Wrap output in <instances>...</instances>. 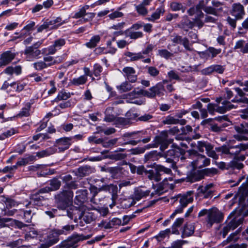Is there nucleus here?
Here are the masks:
<instances>
[{
    "label": "nucleus",
    "instance_id": "bb28decb",
    "mask_svg": "<svg viewBox=\"0 0 248 248\" xmlns=\"http://www.w3.org/2000/svg\"><path fill=\"white\" fill-rule=\"evenodd\" d=\"M24 54L26 55L28 61H31V59H36L41 54V50L35 49L32 46H27L24 50Z\"/></svg>",
    "mask_w": 248,
    "mask_h": 248
},
{
    "label": "nucleus",
    "instance_id": "774afa93",
    "mask_svg": "<svg viewBox=\"0 0 248 248\" xmlns=\"http://www.w3.org/2000/svg\"><path fill=\"white\" fill-rule=\"evenodd\" d=\"M186 241L183 240H177L173 242L171 245V248H183L182 246L186 243Z\"/></svg>",
    "mask_w": 248,
    "mask_h": 248
},
{
    "label": "nucleus",
    "instance_id": "3c124183",
    "mask_svg": "<svg viewBox=\"0 0 248 248\" xmlns=\"http://www.w3.org/2000/svg\"><path fill=\"white\" fill-rule=\"evenodd\" d=\"M71 96L69 93H66L64 91H62L59 93L57 96L55 98L53 101L58 102L61 100H65Z\"/></svg>",
    "mask_w": 248,
    "mask_h": 248
},
{
    "label": "nucleus",
    "instance_id": "37998d69",
    "mask_svg": "<svg viewBox=\"0 0 248 248\" xmlns=\"http://www.w3.org/2000/svg\"><path fill=\"white\" fill-rule=\"evenodd\" d=\"M135 200H136L135 199L132 198L124 199L121 202V207L123 209L129 208L135 204L136 202Z\"/></svg>",
    "mask_w": 248,
    "mask_h": 248
},
{
    "label": "nucleus",
    "instance_id": "de8ad7c7",
    "mask_svg": "<svg viewBox=\"0 0 248 248\" xmlns=\"http://www.w3.org/2000/svg\"><path fill=\"white\" fill-rule=\"evenodd\" d=\"M205 148L206 151L208 149H211V144L204 141H198L197 142V149L200 152H204V148Z\"/></svg>",
    "mask_w": 248,
    "mask_h": 248
},
{
    "label": "nucleus",
    "instance_id": "7ed1b4c3",
    "mask_svg": "<svg viewBox=\"0 0 248 248\" xmlns=\"http://www.w3.org/2000/svg\"><path fill=\"white\" fill-rule=\"evenodd\" d=\"M248 149V145L246 143H240L236 145H223L216 147L215 150L217 152L221 153L222 155H228L230 157L233 158L239 156L241 151H245Z\"/></svg>",
    "mask_w": 248,
    "mask_h": 248
},
{
    "label": "nucleus",
    "instance_id": "4be33fe9",
    "mask_svg": "<svg viewBox=\"0 0 248 248\" xmlns=\"http://www.w3.org/2000/svg\"><path fill=\"white\" fill-rule=\"evenodd\" d=\"M16 54L10 51L2 53L0 56V67L10 63L15 58Z\"/></svg>",
    "mask_w": 248,
    "mask_h": 248
},
{
    "label": "nucleus",
    "instance_id": "dca6fc26",
    "mask_svg": "<svg viewBox=\"0 0 248 248\" xmlns=\"http://www.w3.org/2000/svg\"><path fill=\"white\" fill-rule=\"evenodd\" d=\"M225 70V66L219 64L211 65L201 71L202 75H210L213 73L222 74Z\"/></svg>",
    "mask_w": 248,
    "mask_h": 248
},
{
    "label": "nucleus",
    "instance_id": "c03bdc74",
    "mask_svg": "<svg viewBox=\"0 0 248 248\" xmlns=\"http://www.w3.org/2000/svg\"><path fill=\"white\" fill-rule=\"evenodd\" d=\"M150 191L149 190H147L146 191H143L142 189H137L135 190L134 194H135V199L136 201L140 200L142 198L146 197L148 196L150 194Z\"/></svg>",
    "mask_w": 248,
    "mask_h": 248
},
{
    "label": "nucleus",
    "instance_id": "7c9ffc66",
    "mask_svg": "<svg viewBox=\"0 0 248 248\" xmlns=\"http://www.w3.org/2000/svg\"><path fill=\"white\" fill-rule=\"evenodd\" d=\"M123 71L125 74V76L129 82L133 83L136 81L137 76L136 75L135 70L133 67H125Z\"/></svg>",
    "mask_w": 248,
    "mask_h": 248
},
{
    "label": "nucleus",
    "instance_id": "423d86ee",
    "mask_svg": "<svg viewBox=\"0 0 248 248\" xmlns=\"http://www.w3.org/2000/svg\"><path fill=\"white\" fill-rule=\"evenodd\" d=\"M75 229L74 225H66L62 227V229H55L52 232V235H56V236L52 239L49 238L45 244L41 245V248H48L51 246L54 245L59 240L58 236L61 234H67Z\"/></svg>",
    "mask_w": 248,
    "mask_h": 248
},
{
    "label": "nucleus",
    "instance_id": "f257e3e1",
    "mask_svg": "<svg viewBox=\"0 0 248 248\" xmlns=\"http://www.w3.org/2000/svg\"><path fill=\"white\" fill-rule=\"evenodd\" d=\"M171 169L154 162L150 165H147L146 167L141 165L138 167L137 173L138 175L147 176L150 180L159 182L161 180L162 174L171 173Z\"/></svg>",
    "mask_w": 248,
    "mask_h": 248
},
{
    "label": "nucleus",
    "instance_id": "8fccbe9b",
    "mask_svg": "<svg viewBox=\"0 0 248 248\" xmlns=\"http://www.w3.org/2000/svg\"><path fill=\"white\" fill-rule=\"evenodd\" d=\"M238 33L241 35H244L248 31V17L242 22L241 26L238 27Z\"/></svg>",
    "mask_w": 248,
    "mask_h": 248
},
{
    "label": "nucleus",
    "instance_id": "603ef678",
    "mask_svg": "<svg viewBox=\"0 0 248 248\" xmlns=\"http://www.w3.org/2000/svg\"><path fill=\"white\" fill-rule=\"evenodd\" d=\"M43 60L45 62H47L46 64H49V66L61 62V59L60 58H59V60H57L55 59L53 57L49 56L44 57Z\"/></svg>",
    "mask_w": 248,
    "mask_h": 248
},
{
    "label": "nucleus",
    "instance_id": "c9c22d12",
    "mask_svg": "<svg viewBox=\"0 0 248 248\" xmlns=\"http://www.w3.org/2000/svg\"><path fill=\"white\" fill-rule=\"evenodd\" d=\"M165 12L164 7L160 6L157 8L155 12L153 13L151 16L147 17L146 19L149 21L155 22L156 20L158 19L161 15H163Z\"/></svg>",
    "mask_w": 248,
    "mask_h": 248
},
{
    "label": "nucleus",
    "instance_id": "6e6d98bb",
    "mask_svg": "<svg viewBox=\"0 0 248 248\" xmlns=\"http://www.w3.org/2000/svg\"><path fill=\"white\" fill-rule=\"evenodd\" d=\"M178 122L177 119L169 115L163 119L162 123L164 124H178Z\"/></svg>",
    "mask_w": 248,
    "mask_h": 248
},
{
    "label": "nucleus",
    "instance_id": "f3484780",
    "mask_svg": "<svg viewBox=\"0 0 248 248\" xmlns=\"http://www.w3.org/2000/svg\"><path fill=\"white\" fill-rule=\"evenodd\" d=\"M245 159L246 156L244 155H240L239 156L233 157L232 160L228 163L229 169L232 170L242 169L244 166L242 162L244 161Z\"/></svg>",
    "mask_w": 248,
    "mask_h": 248
},
{
    "label": "nucleus",
    "instance_id": "6ab92c4d",
    "mask_svg": "<svg viewBox=\"0 0 248 248\" xmlns=\"http://www.w3.org/2000/svg\"><path fill=\"white\" fill-rule=\"evenodd\" d=\"M192 152L194 154L197 155V158L196 160L191 162V164H194L199 168L208 166L210 164V159L207 158L204 155H201L197 153V151H193Z\"/></svg>",
    "mask_w": 248,
    "mask_h": 248
},
{
    "label": "nucleus",
    "instance_id": "13d9d810",
    "mask_svg": "<svg viewBox=\"0 0 248 248\" xmlns=\"http://www.w3.org/2000/svg\"><path fill=\"white\" fill-rule=\"evenodd\" d=\"M145 150L146 148L144 147H137L129 150L128 152L130 155H136L144 153Z\"/></svg>",
    "mask_w": 248,
    "mask_h": 248
},
{
    "label": "nucleus",
    "instance_id": "4468645a",
    "mask_svg": "<svg viewBox=\"0 0 248 248\" xmlns=\"http://www.w3.org/2000/svg\"><path fill=\"white\" fill-rule=\"evenodd\" d=\"M165 91L164 86L161 83H157L149 88V90H146V97L149 98H155L156 96L161 97L164 95Z\"/></svg>",
    "mask_w": 248,
    "mask_h": 248
},
{
    "label": "nucleus",
    "instance_id": "2f4dec72",
    "mask_svg": "<svg viewBox=\"0 0 248 248\" xmlns=\"http://www.w3.org/2000/svg\"><path fill=\"white\" fill-rule=\"evenodd\" d=\"M123 168L120 167H111L106 169V171L110 173L114 179L120 178L123 174Z\"/></svg>",
    "mask_w": 248,
    "mask_h": 248
},
{
    "label": "nucleus",
    "instance_id": "412c9836",
    "mask_svg": "<svg viewBox=\"0 0 248 248\" xmlns=\"http://www.w3.org/2000/svg\"><path fill=\"white\" fill-rule=\"evenodd\" d=\"M194 26L195 22L191 21L187 16H184L177 24V27L186 32L188 31L190 29H192Z\"/></svg>",
    "mask_w": 248,
    "mask_h": 248
},
{
    "label": "nucleus",
    "instance_id": "69168bd1",
    "mask_svg": "<svg viewBox=\"0 0 248 248\" xmlns=\"http://www.w3.org/2000/svg\"><path fill=\"white\" fill-rule=\"evenodd\" d=\"M24 241V240L23 239L19 238L16 241L8 243L7 246L11 248H17L18 247H20V246L23 244Z\"/></svg>",
    "mask_w": 248,
    "mask_h": 248
},
{
    "label": "nucleus",
    "instance_id": "f704fd0d",
    "mask_svg": "<svg viewBox=\"0 0 248 248\" xmlns=\"http://www.w3.org/2000/svg\"><path fill=\"white\" fill-rule=\"evenodd\" d=\"M97 216L92 211H84L82 220L86 223L89 224L96 220Z\"/></svg>",
    "mask_w": 248,
    "mask_h": 248
},
{
    "label": "nucleus",
    "instance_id": "4d7b16f0",
    "mask_svg": "<svg viewBox=\"0 0 248 248\" xmlns=\"http://www.w3.org/2000/svg\"><path fill=\"white\" fill-rule=\"evenodd\" d=\"M147 73L152 77L155 78L159 74V70L154 66H146Z\"/></svg>",
    "mask_w": 248,
    "mask_h": 248
},
{
    "label": "nucleus",
    "instance_id": "864d4df0",
    "mask_svg": "<svg viewBox=\"0 0 248 248\" xmlns=\"http://www.w3.org/2000/svg\"><path fill=\"white\" fill-rule=\"evenodd\" d=\"M134 24H138L139 25V28L137 29V31H139L140 29L143 27L144 31L147 32H151L152 31V25L150 24H145L142 22H138Z\"/></svg>",
    "mask_w": 248,
    "mask_h": 248
},
{
    "label": "nucleus",
    "instance_id": "e433bc0d",
    "mask_svg": "<svg viewBox=\"0 0 248 248\" xmlns=\"http://www.w3.org/2000/svg\"><path fill=\"white\" fill-rule=\"evenodd\" d=\"M202 179L205 176L212 177L214 175L217 174L218 171L217 169L215 168H205L204 169L200 170Z\"/></svg>",
    "mask_w": 248,
    "mask_h": 248
},
{
    "label": "nucleus",
    "instance_id": "6e6552de",
    "mask_svg": "<svg viewBox=\"0 0 248 248\" xmlns=\"http://www.w3.org/2000/svg\"><path fill=\"white\" fill-rule=\"evenodd\" d=\"M173 141V139L169 138L168 132L163 131L155 137L152 147H156L160 145V150L163 151L168 147L170 143H172Z\"/></svg>",
    "mask_w": 248,
    "mask_h": 248
},
{
    "label": "nucleus",
    "instance_id": "9b49d317",
    "mask_svg": "<svg viewBox=\"0 0 248 248\" xmlns=\"http://www.w3.org/2000/svg\"><path fill=\"white\" fill-rule=\"evenodd\" d=\"M223 219V214L215 207L209 209V213L207 216L206 222L212 227L214 223H219Z\"/></svg>",
    "mask_w": 248,
    "mask_h": 248
},
{
    "label": "nucleus",
    "instance_id": "49530a36",
    "mask_svg": "<svg viewBox=\"0 0 248 248\" xmlns=\"http://www.w3.org/2000/svg\"><path fill=\"white\" fill-rule=\"evenodd\" d=\"M125 56L130 58V61H138L140 59H142L144 57L142 55L141 52L134 53L131 52H126L124 54Z\"/></svg>",
    "mask_w": 248,
    "mask_h": 248
},
{
    "label": "nucleus",
    "instance_id": "473e14b6",
    "mask_svg": "<svg viewBox=\"0 0 248 248\" xmlns=\"http://www.w3.org/2000/svg\"><path fill=\"white\" fill-rule=\"evenodd\" d=\"M194 226L192 224H185L182 232V238H184L191 236L194 233Z\"/></svg>",
    "mask_w": 248,
    "mask_h": 248
},
{
    "label": "nucleus",
    "instance_id": "052dcab7",
    "mask_svg": "<svg viewBox=\"0 0 248 248\" xmlns=\"http://www.w3.org/2000/svg\"><path fill=\"white\" fill-rule=\"evenodd\" d=\"M170 233L171 230L170 229H167L164 231H162L160 232L159 234L157 235H156L155 237L158 241H160L162 239H163L167 236L169 235V234Z\"/></svg>",
    "mask_w": 248,
    "mask_h": 248
},
{
    "label": "nucleus",
    "instance_id": "bf43d9fd",
    "mask_svg": "<svg viewBox=\"0 0 248 248\" xmlns=\"http://www.w3.org/2000/svg\"><path fill=\"white\" fill-rule=\"evenodd\" d=\"M33 67L38 71L42 70L49 67V64H46L44 61H38L33 64Z\"/></svg>",
    "mask_w": 248,
    "mask_h": 248
},
{
    "label": "nucleus",
    "instance_id": "e2e57ef3",
    "mask_svg": "<svg viewBox=\"0 0 248 248\" xmlns=\"http://www.w3.org/2000/svg\"><path fill=\"white\" fill-rule=\"evenodd\" d=\"M132 85L127 82L123 83L118 89H119L120 93L126 92L131 90Z\"/></svg>",
    "mask_w": 248,
    "mask_h": 248
},
{
    "label": "nucleus",
    "instance_id": "b1692460",
    "mask_svg": "<svg viewBox=\"0 0 248 248\" xmlns=\"http://www.w3.org/2000/svg\"><path fill=\"white\" fill-rule=\"evenodd\" d=\"M163 156V154L161 152H158L156 151H150L144 155L143 161L145 163H151V164L153 163L152 162L158 160Z\"/></svg>",
    "mask_w": 248,
    "mask_h": 248
},
{
    "label": "nucleus",
    "instance_id": "ea45409f",
    "mask_svg": "<svg viewBox=\"0 0 248 248\" xmlns=\"http://www.w3.org/2000/svg\"><path fill=\"white\" fill-rule=\"evenodd\" d=\"M72 213L74 215V220L77 222L78 219H81L84 211L80 207L72 206Z\"/></svg>",
    "mask_w": 248,
    "mask_h": 248
},
{
    "label": "nucleus",
    "instance_id": "aec40b11",
    "mask_svg": "<svg viewBox=\"0 0 248 248\" xmlns=\"http://www.w3.org/2000/svg\"><path fill=\"white\" fill-rule=\"evenodd\" d=\"M231 14L236 19H242L245 15L244 6L240 3H233L232 5Z\"/></svg>",
    "mask_w": 248,
    "mask_h": 248
},
{
    "label": "nucleus",
    "instance_id": "5fc2aeb1",
    "mask_svg": "<svg viewBox=\"0 0 248 248\" xmlns=\"http://www.w3.org/2000/svg\"><path fill=\"white\" fill-rule=\"evenodd\" d=\"M101 188L102 186L97 187L94 186H91L89 189L90 190L91 194L92 195V197L90 200V201L91 202L94 203V197L98 194L99 192L103 191V190H101Z\"/></svg>",
    "mask_w": 248,
    "mask_h": 248
},
{
    "label": "nucleus",
    "instance_id": "a878e982",
    "mask_svg": "<svg viewBox=\"0 0 248 248\" xmlns=\"http://www.w3.org/2000/svg\"><path fill=\"white\" fill-rule=\"evenodd\" d=\"M127 155L126 154L117 153L115 151L114 153H111L105 155V158L113 160L115 161L123 160L122 162V165H127V162L124 160V159L127 157Z\"/></svg>",
    "mask_w": 248,
    "mask_h": 248
},
{
    "label": "nucleus",
    "instance_id": "09e8293b",
    "mask_svg": "<svg viewBox=\"0 0 248 248\" xmlns=\"http://www.w3.org/2000/svg\"><path fill=\"white\" fill-rule=\"evenodd\" d=\"M221 52V49H217L214 47L210 46L207 48L208 57L211 59L215 58L218 54Z\"/></svg>",
    "mask_w": 248,
    "mask_h": 248
},
{
    "label": "nucleus",
    "instance_id": "393cba45",
    "mask_svg": "<svg viewBox=\"0 0 248 248\" xmlns=\"http://www.w3.org/2000/svg\"><path fill=\"white\" fill-rule=\"evenodd\" d=\"M49 186H47L43 187L47 194L58 190L61 187V182L58 178H54L49 181Z\"/></svg>",
    "mask_w": 248,
    "mask_h": 248
},
{
    "label": "nucleus",
    "instance_id": "338daca9",
    "mask_svg": "<svg viewBox=\"0 0 248 248\" xmlns=\"http://www.w3.org/2000/svg\"><path fill=\"white\" fill-rule=\"evenodd\" d=\"M136 10L137 13L140 15L145 16L148 13L147 9L141 4L136 6Z\"/></svg>",
    "mask_w": 248,
    "mask_h": 248
},
{
    "label": "nucleus",
    "instance_id": "20e7f679",
    "mask_svg": "<svg viewBox=\"0 0 248 248\" xmlns=\"http://www.w3.org/2000/svg\"><path fill=\"white\" fill-rule=\"evenodd\" d=\"M185 154V150L181 148L175 146L174 144L172 146V148L168 150L164 155L166 158V161L168 163H170V168L173 170L177 169L176 162L179 160L180 156L184 155Z\"/></svg>",
    "mask_w": 248,
    "mask_h": 248
},
{
    "label": "nucleus",
    "instance_id": "f03ea898",
    "mask_svg": "<svg viewBox=\"0 0 248 248\" xmlns=\"http://www.w3.org/2000/svg\"><path fill=\"white\" fill-rule=\"evenodd\" d=\"M74 193L70 189H63L54 196V202L60 210H66L72 203Z\"/></svg>",
    "mask_w": 248,
    "mask_h": 248
},
{
    "label": "nucleus",
    "instance_id": "79ce46f5",
    "mask_svg": "<svg viewBox=\"0 0 248 248\" xmlns=\"http://www.w3.org/2000/svg\"><path fill=\"white\" fill-rule=\"evenodd\" d=\"M168 184L167 181H163V182L159 183L157 186V188L155 190V193L157 194L158 195H161L164 192L167 191Z\"/></svg>",
    "mask_w": 248,
    "mask_h": 248
},
{
    "label": "nucleus",
    "instance_id": "4c0bfd02",
    "mask_svg": "<svg viewBox=\"0 0 248 248\" xmlns=\"http://www.w3.org/2000/svg\"><path fill=\"white\" fill-rule=\"evenodd\" d=\"M100 39L101 37L99 35H94L91 38L89 42L85 44V46L88 48H93L97 46V44L100 41Z\"/></svg>",
    "mask_w": 248,
    "mask_h": 248
},
{
    "label": "nucleus",
    "instance_id": "c85d7f7f",
    "mask_svg": "<svg viewBox=\"0 0 248 248\" xmlns=\"http://www.w3.org/2000/svg\"><path fill=\"white\" fill-rule=\"evenodd\" d=\"M77 195L75 199V203L80 205L88 200V190L86 189L80 190L77 192Z\"/></svg>",
    "mask_w": 248,
    "mask_h": 248
},
{
    "label": "nucleus",
    "instance_id": "0eeeda50",
    "mask_svg": "<svg viewBox=\"0 0 248 248\" xmlns=\"http://www.w3.org/2000/svg\"><path fill=\"white\" fill-rule=\"evenodd\" d=\"M47 194L43 187L34 190L30 195V203L37 207L44 206L48 200L46 195Z\"/></svg>",
    "mask_w": 248,
    "mask_h": 248
},
{
    "label": "nucleus",
    "instance_id": "680f3d73",
    "mask_svg": "<svg viewBox=\"0 0 248 248\" xmlns=\"http://www.w3.org/2000/svg\"><path fill=\"white\" fill-rule=\"evenodd\" d=\"M140 136L141 142L143 143L149 142L151 140V134H148L146 131H142Z\"/></svg>",
    "mask_w": 248,
    "mask_h": 248
},
{
    "label": "nucleus",
    "instance_id": "c756f323",
    "mask_svg": "<svg viewBox=\"0 0 248 248\" xmlns=\"http://www.w3.org/2000/svg\"><path fill=\"white\" fill-rule=\"evenodd\" d=\"M95 170L94 167L89 165H84L79 167L78 169L77 175L79 177H84L89 175L94 172Z\"/></svg>",
    "mask_w": 248,
    "mask_h": 248
},
{
    "label": "nucleus",
    "instance_id": "cd10ccee",
    "mask_svg": "<svg viewBox=\"0 0 248 248\" xmlns=\"http://www.w3.org/2000/svg\"><path fill=\"white\" fill-rule=\"evenodd\" d=\"M101 190L109 192L111 194V199L113 202L117 199L118 187L116 185L113 184L104 185L102 186Z\"/></svg>",
    "mask_w": 248,
    "mask_h": 248
},
{
    "label": "nucleus",
    "instance_id": "58836bf2",
    "mask_svg": "<svg viewBox=\"0 0 248 248\" xmlns=\"http://www.w3.org/2000/svg\"><path fill=\"white\" fill-rule=\"evenodd\" d=\"M141 133V131H137V132H133L126 133L124 134V137L126 138H132L134 141L136 142V145L139 143L141 142L140 136Z\"/></svg>",
    "mask_w": 248,
    "mask_h": 248
},
{
    "label": "nucleus",
    "instance_id": "5701e85b",
    "mask_svg": "<svg viewBox=\"0 0 248 248\" xmlns=\"http://www.w3.org/2000/svg\"><path fill=\"white\" fill-rule=\"evenodd\" d=\"M171 41L175 44H182L184 48L187 51H192L193 48L190 47V42L187 37L183 38L182 36L176 35L171 39Z\"/></svg>",
    "mask_w": 248,
    "mask_h": 248
},
{
    "label": "nucleus",
    "instance_id": "9d476101",
    "mask_svg": "<svg viewBox=\"0 0 248 248\" xmlns=\"http://www.w3.org/2000/svg\"><path fill=\"white\" fill-rule=\"evenodd\" d=\"M91 235H84L78 233H73L69 236L67 239L62 243V247L65 248H76L77 247V244L80 241L87 240L90 238Z\"/></svg>",
    "mask_w": 248,
    "mask_h": 248
},
{
    "label": "nucleus",
    "instance_id": "a18cd8bd",
    "mask_svg": "<svg viewBox=\"0 0 248 248\" xmlns=\"http://www.w3.org/2000/svg\"><path fill=\"white\" fill-rule=\"evenodd\" d=\"M55 149L53 148L50 147L41 152H37L36 154V156H38L39 158L43 157L52 155L55 153Z\"/></svg>",
    "mask_w": 248,
    "mask_h": 248
},
{
    "label": "nucleus",
    "instance_id": "72a5a7b5",
    "mask_svg": "<svg viewBox=\"0 0 248 248\" xmlns=\"http://www.w3.org/2000/svg\"><path fill=\"white\" fill-rule=\"evenodd\" d=\"M141 96H146V90L137 88L127 94V97L129 99H135Z\"/></svg>",
    "mask_w": 248,
    "mask_h": 248
},
{
    "label": "nucleus",
    "instance_id": "a19ab883",
    "mask_svg": "<svg viewBox=\"0 0 248 248\" xmlns=\"http://www.w3.org/2000/svg\"><path fill=\"white\" fill-rule=\"evenodd\" d=\"M87 81V77L81 76L78 78H74L72 80H71L70 83L74 86H79L85 84Z\"/></svg>",
    "mask_w": 248,
    "mask_h": 248
},
{
    "label": "nucleus",
    "instance_id": "ddd939ff",
    "mask_svg": "<svg viewBox=\"0 0 248 248\" xmlns=\"http://www.w3.org/2000/svg\"><path fill=\"white\" fill-rule=\"evenodd\" d=\"M240 231L239 230L236 231L234 232L231 233L227 238V239L222 242V245L224 246L227 244L233 242V243L230 244L229 245L225 247V248H247L248 245L245 243H242L241 244H238L235 243L239 239L238 236Z\"/></svg>",
    "mask_w": 248,
    "mask_h": 248
},
{
    "label": "nucleus",
    "instance_id": "0e129e2a",
    "mask_svg": "<svg viewBox=\"0 0 248 248\" xmlns=\"http://www.w3.org/2000/svg\"><path fill=\"white\" fill-rule=\"evenodd\" d=\"M232 102L239 104H246L247 103H248V98L245 97V96H243V97H238L237 95H235L234 98L232 100Z\"/></svg>",
    "mask_w": 248,
    "mask_h": 248
},
{
    "label": "nucleus",
    "instance_id": "39448f33",
    "mask_svg": "<svg viewBox=\"0 0 248 248\" xmlns=\"http://www.w3.org/2000/svg\"><path fill=\"white\" fill-rule=\"evenodd\" d=\"M193 191H189L183 194H179L176 197L173 198V199H176V201H179L180 205L170 215V218H174V217L178 214L183 213L184 209L187 206L188 204L191 203L193 202Z\"/></svg>",
    "mask_w": 248,
    "mask_h": 248
},
{
    "label": "nucleus",
    "instance_id": "a211bd4d",
    "mask_svg": "<svg viewBox=\"0 0 248 248\" xmlns=\"http://www.w3.org/2000/svg\"><path fill=\"white\" fill-rule=\"evenodd\" d=\"M73 138L63 137L57 140L55 144L58 147L60 152H64L69 148L73 142Z\"/></svg>",
    "mask_w": 248,
    "mask_h": 248
},
{
    "label": "nucleus",
    "instance_id": "f8f14e48",
    "mask_svg": "<svg viewBox=\"0 0 248 248\" xmlns=\"http://www.w3.org/2000/svg\"><path fill=\"white\" fill-rule=\"evenodd\" d=\"M234 129L237 134L234 138L238 141L248 140V121L243 122L240 124L234 126Z\"/></svg>",
    "mask_w": 248,
    "mask_h": 248
},
{
    "label": "nucleus",
    "instance_id": "2eb2a0df",
    "mask_svg": "<svg viewBox=\"0 0 248 248\" xmlns=\"http://www.w3.org/2000/svg\"><path fill=\"white\" fill-rule=\"evenodd\" d=\"M192 165L193 168L190 170L187 171L186 178V182L191 183L202 179L201 170H197V168L198 167L195 166L194 164H192Z\"/></svg>",
    "mask_w": 248,
    "mask_h": 248
},
{
    "label": "nucleus",
    "instance_id": "1a4fd4ad",
    "mask_svg": "<svg viewBox=\"0 0 248 248\" xmlns=\"http://www.w3.org/2000/svg\"><path fill=\"white\" fill-rule=\"evenodd\" d=\"M139 28L138 24H133L130 28L124 31H115L113 35L115 36L124 35L126 37H129L133 40H137L139 38H141L144 34L142 31H137V29Z\"/></svg>",
    "mask_w": 248,
    "mask_h": 248
}]
</instances>
